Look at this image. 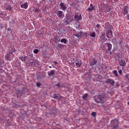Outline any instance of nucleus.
<instances>
[{"mask_svg": "<svg viewBox=\"0 0 129 129\" xmlns=\"http://www.w3.org/2000/svg\"><path fill=\"white\" fill-rule=\"evenodd\" d=\"M59 6L61 10H62V11H65V10H67V7H66V5H65V4L63 3H61Z\"/></svg>", "mask_w": 129, "mask_h": 129, "instance_id": "9", "label": "nucleus"}, {"mask_svg": "<svg viewBox=\"0 0 129 129\" xmlns=\"http://www.w3.org/2000/svg\"><path fill=\"white\" fill-rule=\"evenodd\" d=\"M94 10H95V7H94V6H93L92 4H91L90 7L88 9V11H89V12H91V11H94Z\"/></svg>", "mask_w": 129, "mask_h": 129, "instance_id": "11", "label": "nucleus"}, {"mask_svg": "<svg viewBox=\"0 0 129 129\" xmlns=\"http://www.w3.org/2000/svg\"><path fill=\"white\" fill-rule=\"evenodd\" d=\"M40 12V9H38V8H36L35 9V13H39Z\"/></svg>", "mask_w": 129, "mask_h": 129, "instance_id": "32", "label": "nucleus"}, {"mask_svg": "<svg viewBox=\"0 0 129 129\" xmlns=\"http://www.w3.org/2000/svg\"><path fill=\"white\" fill-rule=\"evenodd\" d=\"M113 74H114L116 77H118V74H117V71L114 70V71H113Z\"/></svg>", "mask_w": 129, "mask_h": 129, "instance_id": "22", "label": "nucleus"}, {"mask_svg": "<svg viewBox=\"0 0 129 129\" xmlns=\"http://www.w3.org/2000/svg\"><path fill=\"white\" fill-rule=\"evenodd\" d=\"M108 34L110 35V36H112V31L111 30H108Z\"/></svg>", "mask_w": 129, "mask_h": 129, "instance_id": "30", "label": "nucleus"}, {"mask_svg": "<svg viewBox=\"0 0 129 129\" xmlns=\"http://www.w3.org/2000/svg\"><path fill=\"white\" fill-rule=\"evenodd\" d=\"M74 36L78 37V38H81V32L75 33Z\"/></svg>", "mask_w": 129, "mask_h": 129, "instance_id": "16", "label": "nucleus"}, {"mask_svg": "<svg viewBox=\"0 0 129 129\" xmlns=\"http://www.w3.org/2000/svg\"><path fill=\"white\" fill-rule=\"evenodd\" d=\"M11 55H14L13 53L9 52L5 55V60L7 61H10L11 60Z\"/></svg>", "mask_w": 129, "mask_h": 129, "instance_id": "7", "label": "nucleus"}, {"mask_svg": "<svg viewBox=\"0 0 129 129\" xmlns=\"http://www.w3.org/2000/svg\"><path fill=\"white\" fill-rule=\"evenodd\" d=\"M21 8H22L23 9H25V10L28 9V3L26 2L24 4H22L21 5Z\"/></svg>", "mask_w": 129, "mask_h": 129, "instance_id": "12", "label": "nucleus"}, {"mask_svg": "<svg viewBox=\"0 0 129 129\" xmlns=\"http://www.w3.org/2000/svg\"><path fill=\"white\" fill-rule=\"evenodd\" d=\"M105 83H107V84H110L111 86H113L114 85V80H112V79H108L105 81Z\"/></svg>", "mask_w": 129, "mask_h": 129, "instance_id": "2", "label": "nucleus"}, {"mask_svg": "<svg viewBox=\"0 0 129 129\" xmlns=\"http://www.w3.org/2000/svg\"><path fill=\"white\" fill-rule=\"evenodd\" d=\"M53 97L54 99L58 98V95H57V94H54Z\"/></svg>", "mask_w": 129, "mask_h": 129, "instance_id": "33", "label": "nucleus"}, {"mask_svg": "<svg viewBox=\"0 0 129 129\" xmlns=\"http://www.w3.org/2000/svg\"><path fill=\"white\" fill-rule=\"evenodd\" d=\"M82 98H83V99H84V100H87V98H88V94H87V93L85 94L82 96Z\"/></svg>", "mask_w": 129, "mask_h": 129, "instance_id": "17", "label": "nucleus"}, {"mask_svg": "<svg viewBox=\"0 0 129 129\" xmlns=\"http://www.w3.org/2000/svg\"><path fill=\"white\" fill-rule=\"evenodd\" d=\"M118 73H119V74H122V71H121V70H119L118 71Z\"/></svg>", "mask_w": 129, "mask_h": 129, "instance_id": "35", "label": "nucleus"}, {"mask_svg": "<svg viewBox=\"0 0 129 129\" xmlns=\"http://www.w3.org/2000/svg\"><path fill=\"white\" fill-rule=\"evenodd\" d=\"M116 86H117V87L119 86V83H116Z\"/></svg>", "mask_w": 129, "mask_h": 129, "instance_id": "39", "label": "nucleus"}, {"mask_svg": "<svg viewBox=\"0 0 129 129\" xmlns=\"http://www.w3.org/2000/svg\"><path fill=\"white\" fill-rule=\"evenodd\" d=\"M100 26H99V24H97L96 25V28H99Z\"/></svg>", "mask_w": 129, "mask_h": 129, "instance_id": "38", "label": "nucleus"}, {"mask_svg": "<svg viewBox=\"0 0 129 129\" xmlns=\"http://www.w3.org/2000/svg\"><path fill=\"white\" fill-rule=\"evenodd\" d=\"M102 9H104V10H103V12H105V13H109L112 8L107 6H103Z\"/></svg>", "mask_w": 129, "mask_h": 129, "instance_id": "6", "label": "nucleus"}, {"mask_svg": "<svg viewBox=\"0 0 129 129\" xmlns=\"http://www.w3.org/2000/svg\"><path fill=\"white\" fill-rule=\"evenodd\" d=\"M110 55H111V51L110 52Z\"/></svg>", "mask_w": 129, "mask_h": 129, "instance_id": "44", "label": "nucleus"}, {"mask_svg": "<svg viewBox=\"0 0 129 129\" xmlns=\"http://www.w3.org/2000/svg\"><path fill=\"white\" fill-rule=\"evenodd\" d=\"M118 0H114V2H117Z\"/></svg>", "mask_w": 129, "mask_h": 129, "instance_id": "42", "label": "nucleus"}, {"mask_svg": "<svg viewBox=\"0 0 129 129\" xmlns=\"http://www.w3.org/2000/svg\"><path fill=\"white\" fill-rule=\"evenodd\" d=\"M33 58V53H30L28 54V58L29 59V60H32Z\"/></svg>", "mask_w": 129, "mask_h": 129, "instance_id": "21", "label": "nucleus"}, {"mask_svg": "<svg viewBox=\"0 0 129 129\" xmlns=\"http://www.w3.org/2000/svg\"><path fill=\"white\" fill-rule=\"evenodd\" d=\"M61 43H64V44H67V40L65 39H61L60 40Z\"/></svg>", "mask_w": 129, "mask_h": 129, "instance_id": "23", "label": "nucleus"}, {"mask_svg": "<svg viewBox=\"0 0 129 129\" xmlns=\"http://www.w3.org/2000/svg\"><path fill=\"white\" fill-rule=\"evenodd\" d=\"M81 37H85L86 38L88 36L87 32H81Z\"/></svg>", "mask_w": 129, "mask_h": 129, "instance_id": "18", "label": "nucleus"}, {"mask_svg": "<svg viewBox=\"0 0 129 129\" xmlns=\"http://www.w3.org/2000/svg\"><path fill=\"white\" fill-rule=\"evenodd\" d=\"M101 48L102 50H105V45L104 44H102Z\"/></svg>", "mask_w": 129, "mask_h": 129, "instance_id": "28", "label": "nucleus"}, {"mask_svg": "<svg viewBox=\"0 0 129 129\" xmlns=\"http://www.w3.org/2000/svg\"><path fill=\"white\" fill-rule=\"evenodd\" d=\"M107 46L108 47V51H110L111 50V48L112 47V45L111 44H110L109 43H106Z\"/></svg>", "mask_w": 129, "mask_h": 129, "instance_id": "15", "label": "nucleus"}, {"mask_svg": "<svg viewBox=\"0 0 129 129\" xmlns=\"http://www.w3.org/2000/svg\"><path fill=\"white\" fill-rule=\"evenodd\" d=\"M105 99V95L102 94L96 96L94 100L97 103H104V100Z\"/></svg>", "mask_w": 129, "mask_h": 129, "instance_id": "1", "label": "nucleus"}, {"mask_svg": "<svg viewBox=\"0 0 129 129\" xmlns=\"http://www.w3.org/2000/svg\"><path fill=\"white\" fill-rule=\"evenodd\" d=\"M127 19L129 21V14L126 15Z\"/></svg>", "mask_w": 129, "mask_h": 129, "instance_id": "37", "label": "nucleus"}, {"mask_svg": "<svg viewBox=\"0 0 129 129\" xmlns=\"http://www.w3.org/2000/svg\"><path fill=\"white\" fill-rule=\"evenodd\" d=\"M117 69H119V67H117Z\"/></svg>", "mask_w": 129, "mask_h": 129, "instance_id": "45", "label": "nucleus"}, {"mask_svg": "<svg viewBox=\"0 0 129 129\" xmlns=\"http://www.w3.org/2000/svg\"><path fill=\"white\" fill-rule=\"evenodd\" d=\"M56 15L57 17L59 18H64V17H65V14H64V13H63L62 11H57Z\"/></svg>", "mask_w": 129, "mask_h": 129, "instance_id": "3", "label": "nucleus"}, {"mask_svg": "<svg viewBox=\"0 0 129 129\" xmlns=\"http://www.w3.org/2000/svg\"><path fill=\"white\" fill-rule=\"evenodd\" d=\"M74 18L76 21H80L81 20V15H76Z\"/></svg>", "mask_w": 129, "mask_h": 129, "instance_id": "13", "label": "nucleus"}, {"mask_svg": "<svg viewBox=\"0 0 129 129\" xmlns=\"http://www.w3.org/2000/svg\"><path fill=\"white\" fill-rule=\"evenodd\" d=\"M33 52L35 54H38V53H39V49H34Z\"/></svg>", "mask_w": 129, "mask_h": 129, "instance_id": "27", "label": "nucleus"}, {"mask_svg": "<svg viewBox=\"0 0 129 129\" xmlns=\"http://www.w3.org/2000/svg\"><path fill=\"white\" fill-rule=\"evenodd\" d=\"M115 122H114V120H112L111 121V123H114Z\"/></svg>", "mask_w": 129, "mask_h": 129, "instance_id": "41", "label": "nucleus"}, {"mask_svg": "<svg viewBox=\"0 0 129 129\" xmlns=\"http://www.w3.org/2000/svg\"><path fill=\"white\" fill-rule=\"evenodd\" d=\"M119 64L120 66H122L124 67L125 65H126V63H125V61L124 60H119Z\"/></svg>", "mask_w": 129, "mask_h": 129, "instance_id": "10", "label": "nucleus"}, {"mask_svg": "<svg viewBox=\"0 0 129 129\" xmlns=\"http://www.w3.org/2000/svg\"><path fill=\"white\" fill-rule=\"evenodd\" d=\"M75 63H76V65L77 67H78V68H80L81 65H82V60H81V59H80L79 58L76 59Z\"/></svg>", "mask_w": 129, "mask_h": 129, "instance_id": "5", "label": "nucleus"}, {"mask_svg": "<svg viewBox=\"0 0 129 129\" xmlns=\"http://www.w3.org/2000/svg\"><path fill=\"white\" fill-rule=\"evenodd\" d=\"M127 14V9L124 8L123 12V16H125Z\"/></svg>", "mask_w": 129, "mask_h": 129, "instance_id": "24", "label": "nucleus"}, {"mask_svg": "<svg viewBox=\"0 0 129 129\" xmlns=\"http://www.w3.org/2000/svg\"><path fill=\"white\" fill-rule=\"evenodd\" d=\"M107 38H109V36H107Z\"/></svg>", "mask_w": 129, "mask_h": 129, "instance_id": "46", "label": "nucleus"}, {"mask_svg": "<svg viewBox=\"0 0 129 129\" xmlns=\"http://www.w3.org/2000/svg\"><path fill=\"white\" fill-rule=\"evenodd\" d=\"M90 36L93 38H95L96 34L95 33V32L93 31V32H90Z\"/></svg>", "mask_w": 129, "mask_h": 129, "instance_id": "19", "label": "nucleus"}, {"mask_svg": "<svg viewBox=\"0 0 129 129\" xmlns=\"http://www.w3.org/2000/svg\"><path fill=\"white\" fill-rule=\"evenodd\" d=\"M54 64H55V65H57V64H58V62H57V61H55V62H54Z\"/></svg>", "mask_w": 129, "mask_h": 129, "instance_id": "40", "label": "nucleus"}, {"mask_svg": "<svg viewBox=\"0 0 129 129\" xmlns=\"http://www.w3.org/2000/svg\"><path fill=\"white\" fill-rule=\"evenodd\" d=\"M8 30L9 31H10V30H11V29L8 28Z\"/></svg>", "mask_w": 129, "mask_h": 129, "instance_id": "43", "label": "nucleus"}, {"mask_svg": "<svg viewBox=\"0 0 129 129\" xmlns=\"http://www.w3.org/2000/svg\"><path fill=\"white\" fill-rule=\"evenodd\" d=\"M36 85H37V86L38 87H40V86H41V83H37L36 84Z\"/></svg>", "mask_w": 129, "mask_h": 129, "instance_id": "34", "label": "nucleus"}, {"mask_svg": "<svg viewBox=\"0 0 129 129\" xmlns=\"http://www.w3.org/2000/svg\"><path fill=\"white\" fill-rule=\"evenodd\" d=\"M6 9L9 11V10H12V7H11L10 5H9L7 6Z\"/></svg>", "mask_w": 129, "mask_h": 129, "instance_id": "26", "label": "nucleus"}, {"mask_svg": "<svg viewBox=\"0 0 129 129\" xmlns=\"http://www.w3.org/2000/svg\"><path fill=\"white\" fill-rule=\"evenodd\" d=\"M48 76H52L55 74V70H51L48 72Z\"/></svg>", "mask_w": 129, "mask_h": 129, "instance_id": "14", "label": "nucleus"}, {"mask_svg": "<svg viewBox=\"0 0 129 129\" xmlns=\"http://www.w3.org/2000/svg\"><path fill=\"white\" fill-rule=\"evenodd\" d=\"M101 41L102 40H104L105 39V34L104 33H102L101 37H100Z\"/></svg>", "mask_w": 129, "mask_h": 129, "instance_id": "20", "label": "nucleus"}, {"mask_svg": "<svg viewBox=\"0 0 129 129\" xmlns=\"http://www.w3.org/2000/svg\"><path fill=\"white\" fill-rule=\"evenodd\" d=\"M91 115H92V116H93L94 117H95V116H96V113L95 112H93L91 113Z\"/></svg>", "mask_w": 129, "mask_h": 129, "instance_id": "29", "label": "nucleus"}, {"mask_svg": "<svg viewBox=\"0 0 129 129\" xmlns=\"http://www.w3.org/2000/svg\"><path fill=\"white\" fill-rule=\"evenodd\" d=\"M97 63V60L95 58H92L91 59L90 61V64L91 66H93V65H95Z\"/></svg>", "mask_w": 129, "mask_h": 129, "instance_id": "8", "label": "nucleus"}, {"mask_svg": "<svg viewBox=\"0 0 129 129\" xmlns=\"http://www.w3.org/2000/svg\"><path fill=\"white\" fill-rule=\"evenodd\" d=\"M26 58H27V56H25V57H21L19 58L20 60H21V61H26Z\"/></svg>", "mask_w": 129, "mask_h": 129, "instance_id": "25", "label": "nucleus"}, {"mask_svg": "<svg viewBox=\"0 0 129 129\" xmlns=\"http://www.w3.org/2000/svg\"><path fill=\"white\" fill-rule=\"evenodd\" d=\"M66 24L67 25H69V24H70V23H71V22H73L74 21V18H72L70 16H68L66 18Z\"/></svg>", "mask_w": 129, "mask_h": 129, "instance_id": "4", "label": "nucleus"}, {"mask_svg": "<svg viewBox=\"0 0 129 129\" xmlns=\"http://www.w3.org/2000/svg\"><path fill=\"white\" fill-rule=\"evenodd\" d=\"M117 121L116 122V125L114 126V128H117L118 127V124Z\"/></svg>", "mask_w": 129, "mask_h": 129, "instance_id": "31", "label": "nucleus"}, {"mask_svg": "<svg viewBox=\"0 0 129 129\" xmlns=\"http://www.w3.org/2000/svg\"><path fill=\"white\" fill-rule=\"evenodd\" d=\"M56 86H57V87H59L60 86V83H57L56 85Z\"/></svg>", "mask_w": 129, "mask_h": 129, "instance_id": "36", "label": "nucleus"}]
</instances>
